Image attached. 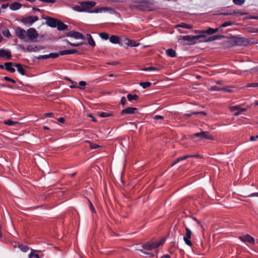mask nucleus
Segmentation results:
<instances>
[{
    "instance_id": "1",
    "label": "nucleus",
    "mask_w": 258,
    "mask_h": 258,
    "mask_svg": "<svg viewBox=\"0 0 258 258\" xmlns=\"http://www.w3.org/2000/svg\"><path fill=\"white\" fill-rule=\"evenodd\" d=\"M135 3H137L139 6H136L132 5L130 6L131 9L139 8L144 11H154L156 10V8L152 0H131Z\"/></svg>"
},
{
    "instance_id": "2",
    "label": "nucleus",
    "mask_w": 258,
    "mask_h": 258,
    "mask_svg": "<svg viewBox=\"0 0 258 258\" xmlns=\"http://www.w3.org/2000/svg\"><path fill=\"white\" fill-rule=\"evenodd\" d=\"M80 4L83 7L82 9L83 12L98 13L112 10L111 8L108 7H101L99 8H97L93 11H90V9L94 7L96 5V3L93 1L82 2L80 3Z\"/></svg>"
},
{
    "instance_id": "3",
    "label": "nucleus",
    "mask_w": 258,
    "mask_h": 258,
    "mask_svg": "<svg viewBox=\"0 0 258 258\" xmlns=\"http://www.w3.org/2000/svg\"><path fill=\"white\" fill-rule=\"evenodd\" d=\"M195 137H200L201 139H206L211 141H214L213 136L209 132H201L194 134L190 136V139L195 141Z\"/></svg>"
},
{
    "instance_id": "4",
    "label": "nucleus",
    "mask_w": 258,
    "mask_h": 258,
    "mask_svg": "<svg viewBox=\"0 0 258 258\" xmlns=\"http://www.w3.org/2000/svg\"><path fill=\"white\" fill-rule=\"evenodd\" d=\"M204 35H199L196 36L185 35L182 36L181 40L187 41L186 45H193L196 43V40L205 37Z\"/></svg>"
},
{
    "instance_id": "5",
    "label": "nucleus",
    "mask_w": 258,
    "mask_h": 258,
    "mask_svg": "<svg viewBox=\"0 0 258 258\" xmlns=\"http://www.w3.org/2000/svg\"><path fill=\"white\" fill-rule=\"evenodd\" d=\"M28 41H34L38 36V34L35 29L31 28L27 30V35Z\"/></svg>"
},
{
    "instance_id": "6",
    "label": "nucleus",
    "mask_w": 258,
    "mask_h": 258,
    "mask_svg": "<svg viewBox=\"0 0 258 258\" xmlns=\"http://www.w3.org/2000/svg\"><path fill=\"white\" fill-rule=\"evenodd\" d=\"M183 226L185 230V236L183 237V240L187 245L191 246L192 245V243L189 239L191 237V231L184 223L183 224Z\"/></svg>"
},
{
    "instance_id": "7",
    "label": "nucleus",
    "mask_w": 258,
    "mask_h": 258,
    "mask_svg": "<svg viewBox=\"0 0 258 258\" xmlns=\"http://www.w3.org/2000/svg\"><path fill=\"white\" fill-rule=\"evenodd\" d=\"M15 34L20 39L23 40L26 42L28 41L26 37L27 31L24 29L20 27H17L15 29Z\"/></svg>"
},
{
    "instance_id": "8",
    "label": "nucleus",
    "mask_w": 258,
    "mask_h": 258,
    "mask_svg": "<svg viewBox=\"0 0 258 258\" xmlns=\"http://www.w3.org/2000/svg\"><path fill=\"white\" fill-rule=\"evenodd\" d=\"M235 45L246 46L249 44V41L242 37L234 36Z\"/></svg>"
},
{
    "instance_id": "9",
    "label": "nucleus",
    "mask_w": 258,
    "mask_h": 258,
    "mask_svg": "<svg viewBox=\"0 0 258 258\" xmlns=\"http://www.w3.org/2000/svg\"><path fill=\"white\" fill-rule=\"evenodd\" d=\"M42 18L46 20V24L51 27H55L57 25V23L58 21V19L56 18H53L52 17L45 16H42Z\"/></svg>"
},
{
    "instance_id": "10",
    "label": "nucleus",
    "mask_w": 258,
    "mask_h": 258,
    "mask_svg": "<svg viewBox=\"0 0 258 258\" xmlns=\"http://www.w3.org/2000/svg\"><path fill=\"white\" fill-rule=\"evenodd\" d=\"M229 108L230 111L233 112L234 113V115L235 116H238L241 113H242L243 112H245L247 110L246 108H241L238 105L231 106H229Z\"/></svg>"
},
{
    "instance_id": "11",
    "label": "nucleus",
    "mask_w": 258,
    "mask_h": 258,
    "mask_svg": "<svg viewBox=\"0 0 258 258\" xmlns=\"http://www.w3.org/2000/svg\"><path fill=\"white\" fill-rule=\"evenodd\" d=\"M38 20V18L37 16H27L23 17L21 21V22L25 24L31 25Z\"/></svg>"
},
{
    "instance_id": "12",
    "label": "nucleus",
    "mask_w": 258,
    "mask_h": 258,
    "mask_svg": "<svg viewBox=\"0 0 258 258\" xmlns=\"http://www.w3.org/2000/svg\"><path fill=\"white\" fill-rule=\"evenodd\" d=\"M239 239L243 242H249L252 244L254 243V239L249 234L239 236Z\"/></svg>"
},
{
    "instance_id": "13",
    "label": "nucleus",
    "mask_w": 258,
    "mask_h": 258,
    "mask_svg": "<svg viewBox=\"0 0 258 258\" xmlns=\"http://www.w3.org/2000/svg\"><path fill=\"white\" fill-rule=\"evenodd\" d=\"M67 36L75 38L76 39H84V36L80 33L76 31H70L67 33Z\"/></svg>"
},
{
    "instance_id": "14",
    "label": "nucleus",
    "mask_w": 258,
    "mask_h": 258,
    "mask_svg": "<svg viewBox=\"0 0 258 258\" xmlns=\"http://www.w3.org/2000/svg\"><path fill=\"white\" fill-rule=\"evenodd\" d=\"M223 45L227 47H231L235 46L234 36L228 38V40L223 42Z\"/></svg>"
},
{
    "instance_id": "15",
    "label": "nucleus",
    "mask_w": 258,
    "mask_h": 258,
    "mask_svg": "<svg viewBox=\"0 0 258 258\" xmlns=\"http://www.w3.org/2000/svg\"><path fill=\"white\" fill-rule=\"evenodd\" d=\"M155 242L150 241L145 243L143 245V248L146 250H151L154 248H157Z\"/></svg>"
},
{
    "instance_id": "16",
    "label": "nucleus",
    "mask_w": 258,
    "mask_h": 258,
    "mask_svg": "<svg viewBox=\"0 0 258 258\" xmlns=\"http://www.w3.org/2000/svg\"><path fill=\"white\" fill-rule=\"evenodd\" d=\"M0 57H5L7 59H10L12 57L11 51L5 49H0Z\"/></svg>"
},
{
    "instance_id": "17",
    "label": "nucleus",
    "mask_w": 258,
    "mask_h": 258,
    "mask_svg": "<svg viewBox=\"0 0 258 258\" xmlns=\"http://www.w3.org/2000/svg\"><path fill=\"white\" fill-rule=\"evenodd\" d=\"M235 14H239L240 15H245L247 14V13L246 12H236L234 10H231L229 11H227V12L225 13H221L219 14V15H235Z\"/></svg>"
},
{
    "instance_id": "18",
    "label": "nucleus",
    "mask_w": 258,
    "mask_h": 258,
    "mask_svg": "<svg viewBox=\"0 0 258 258\" xmlns=\"http://www.w3.org/2000/svg\"><path fill=\"white\" fill-rule=\"evenodd\" d=\"M225 37H226V36L225 35H214V36L209 37L206 40H204V41L201 40V41H200V42H211V41H214L216 40L221 39L225 38Z\"/></svg>"
},
{
    "instance_id": "19",
    "label": "nucleus",
    "mask_w": 258,
    "mask_h": 258,
    "mask_svg": "<svg viewBox=\"0 0 258 258\" xmlns=\"http://www.w3.org/2000/svg\"><path fill=\"white\" fill-rule=\"evenodd\" d=\"M137 110V108L136 107H127L125 109H123L121 111V114L124 115L125 114H134L136 111Z\"/></svg>"
},
{
    "instance_id": "20",
    "label": "nucleus",
    "mask_w": 258,
    "mask_h": 258,
    "mask_svg": "<svg viewBox=\"0 0 258 258\" xmlns=\"http://www.w3.org/2000/svg\"><path fill=\"white\" fill-rule=\"evenodd\" d=\"M13 63L12 62H7L5 63V69L11 73H14L15 69L13 67Z\"/></svg>"
},
{
    "instance_id": "21",
    "label": "nucleus",
    "mask_w": 258,
    "mask_h": 258,
    "mask_svg": "<svg viewBox=\"0 0 258 258\" xmlns=\"http://www.w3.org/2000/svg\"><path fill=\"white\" fill-rule=\"evenodd\" d=\"M110 41L114 44L119 43L120 42V37L117 35H111L109 37Z\"/></svg>"
},
{
    "instance_id": "22",
    "label": "nucleus",
    "mask_w": 258,
    "mask_h": 258,
    "mask_svg": "<svg viewBox=\"0 0 258 258\" xmlns=\"http://www.w3.org/2000/svg\"><path fill=\"white\" fill-rule=\"evenodd\" d=\"M14 66L17 68L18 72L22 75H25L26 72L25 69L22 67L21 64L15 63Z\"/></svg>"
},
{
    "instance_id": "23",
    "label": "nucleus",
    "mask_w": 258,
    "mask_h": 258,
    "mask_svg": "<svg viewBox=\"0 0 258 258\" xmlns=\"http://www.w3.org/2000/svg\"><path fill=\"white\" fill-rule=\"evenodd\" d=\"M57 28L59 31L64 30L68 28V26L58 20L57 25H56Z\"/></svg>"
},
{
    "instance_id": "24",
    "label": "nucleus",
    "mask_w": 258,
    "mask_h": 258,
    "mask_svg": "<svg viewBox=\"0 0 258 258\" xmlns=\"http://www.w3.org/2000/svg\"><path fill=\"white\" fill-rule=\"evenodd\" d=\"M22 5L20 3H19L18 2H15L10 5V8L12 10L15 11L20 9Z\"/></svg>"
},
{
    "instance_id": "25",
    "label": "nucleus",
    "mask_w": 258,
    "mask_h": 258,
    "mask_svg": "<svg viewBox=\"0 0 258 258\" xmlns=\"http://www.w3.org/2000/svg\"><path fill=\"white\" fill-rule=\"evenodd\" d=\"M79 51L75 49H71V50H66L63 51H59L60 55H66L69 54H74L76 53H78Z\"/></svg>"
},
{
    "instance_id": "26",
    "label": "nucleus",
    "mask_w": 258,
    "mask_h": 258,
    "mask_svg": "<svg viewBox=\"0 0 258 258\" xmlns=\"http://www.w3.org/2000/svg\"><path fill=\"white\" fill-rule=\"evenodd\" d=\"M86 38L88 40V43L90 45H91L92 47H94L95 46V42L90 34H87L86 35Z\"/></svg>"
},
{
    "instance_id": "27",
    "label": "nucleus",
    "mask_w": 258,
    "mask_h": 258,
    "mask_svg": "<svg viewBox=\"0 0 258 258\" xmlns=\"http://www.w3.org/2000/svg\"><path fill=\"white\" fill-rule=\"evenodd\" d=\"M38 251L34 249H31V252L29 254V258H40L37 252Z\"/></svg>"
},
{
    "instance_id": "28",
    "label": "nucleus",
    "mask_w": 258,
    "mask_h": 258,
    "mask_svg": "<svg viewBox=\"0 0 258 258\" xmlns=\"http://www.w3.org/2000/svg\"><path fill=\"white\" fill-rule=\"evenodd\" d=\"M167 55L170 57H173L176 56L175 51L172 49H168L166 51Z\"/></svg>"
},
{
    "instance_id": "29",
    "label": "nucleus",
    "mask_w": 258,
    "mask_h": 258,
    "mask_svg": "<svg viewBox=\"0 0 258 258\" xmlns=\"http://www.w3.org/2000/svg\"><path fill=\"white\" fill-rule=\"evenodd\" d=\"M200 32L203 34L207 33L209 35H212L215 33V29L209 28L206 31H201Z\"/></svg>"
},
{
    "instance_id": "30",
    "label": "nucleus",
    "mask_w": 258,
    "mask_h": 258,
    "mask_svg": "<svg viewBox=\"0 0 258 258\" xmlns=\"http://www.w3.org/2000/svg\"><path fill=\"white\" fill-rule=\"evenodd\" d=\"M188 156H182V157H178L171 164V166H173V165H174L175 164L177 163L178 162L181 161H182V160H185L186 159L188 158Z\"/></svg>"
},
{
    "instance_id": "31",
    "label": "nucleus",
    "mask_w": 258,
    "mask_h": 258,
    "mask_svg": "<svg viewBox=\"0 0 258 258\" xmlns=\"http://www.w3.org/2000/svg\"><path fill=\"white\" fill-rule=\"evenodd\" d=\"M17 245H18V248H20L21 250V251H22L23 252H25L27 250H28L29 249V247L26 245H23V244H21L18 243Z\"/></svg>"
},
{
    "instance_id": "32",
    "label": "nucleus",
    "mask_w": 258,
    "mask_h": 258,
    "mask_svg": "<svg viewBox=\"0 0 258 258\" xmlns=\"http://www.w3.org/2000/svg\"><path fill=\"white\" fill-rule=\"evenodd\" d=\"M127 45L131 47L138 46L140 45V43H137L135 40L128 39L127 42Z\"/></svg>"
},
{
    "instance_id": "33",
    "label": "nucleus",
    "mask_w": 258,
    "mask_h": 258,
    "mask_svg": "<svg viewBox=\"0 0 258 258\" xmlns=\"http://www.w3.org/2000/svg\"><path fill=\"white\" fill-rule=\"evenodd\" d=\"M65 80L69 81L70 82V83L72 84V85H71L70 86V87L71 88H78V87L77 86V83L76 82H75L74 81H73V80H72L71 79H70L68 77H66L64 78Z\"/></svg>"
},
{
    "instance_id": "34",
    "label": "nucleus",
    "mask_w": 258,
    "mask_h": 258,
    "mask_svg": "<svg viewBox=\"0 0 258 258\" xmlns=\"http://www.w3.org/2000/svg\"><path fill=\"white\" fill-rule=\"evenodd\" d=\"M127 98L128 99V100L129 101H131L133 100H138L139 98V96L136 94L133 95L130 94L127 95Z\"/></svg>"
},
{
    "instance_id": "35",
    "label": "nucleus",
    "mask_w": 258,
    "mask_h": 258,
    "mask_svg": "<svg viewBox=\"0 0 258 258\" xmlns=\"http://www.w3.org/2000/svg\"><path fill=\"white\" fill-rule=\"evenodd\" d=\"M99 36L101 39L104 40H107L109 38V35L108 34L105 32H101L99 34Z\"/></svg>"
},
{
    "instance_id": "36",
    "label": "nucleus",
    "mask_w": 258,
    "mask_h": 258,
    "mask_svg": "<svg viewBox=\"0 0 258 258\" xmlns=\"http://www.w3.org/2000/svg\"><path fill=\"white\" fill-rule=\"evenodd\" d=\"M86 142H87L90 144V148L91 149H98V148H99L101 147V146L100 145H97L95 144H93L89 141H86Z\"/></svg>"
},
{
    "instance_id": "37",
    "label": "nucleus",
    "mask_w": 258,
    "mask_h": 258,
    "mask_svg": "<svg viewBox=\"0 0 258 258\" xmlns=\"http://www.w3.org/2000/svg\"><path fill=\"white\" fill-rule=\"evenodd\" d=\"M178 27H182L183 28L191 29L193 28V26L191 25H188L185 23H181L178 25Z\"/></svg>"
},
{
    "instance_id": "38",
    "label": "nucleus",
    "mask_w": 258,
    "mask_h": 258,
    "mask_svg": "<svg viewBox=\"0 0 258 258\" xmlns=\"http://www.w3.org/2000/svg\"><path fill=\"white\" fill-rule=\"evenodd\" d=\"M4 123L5 124H7L8 125H13L19 124V123L17 121H14L9 119V120L4 121Z\"/></svg>"
},
{
    "instance_id": "39",
    "label": "nucleus",
    "mask_w": 258,
    "mask_h": 258,
    "mask_svg": "<svg viewBox=\"0 0 258 258\" xmlns=\"http://www.w3.org/2000/svg\"><path fill=\"white\" fill-rule=\"evenodd\" d=\"M83 7L82 6H81V5H80V6H78V5H75L74 6L72 7V9L76 11H78V12H83Z\"/></svg>"
},
{
    "instance_id": "40",
    "label": "nucleus",
    "mask_w": 258,
    "mask_h": 258,
    "mask_svg": "<svg viewBox=\"0 0 258 258\" xmlns=\"http://www.w3.org/2000/svg\"><path fill=\"white\" fill-rule=\"evenodd\" d=\"M99 115L101 117H106L111 116H112L113 115H112V114H111V113H107V112H100V113H99Z\"/></svg>"
},
{
    "instance_id": "41",
    "label": "nucleus",
    "mask_w": 258,
    "mask_h": 258,
    "mask_svg": "<svg viewBox=\"0 0 258 258\" xmlns=\"http://www.w3.org/2000/svg\"><path fill=\"white\" fill-rule=\"evenodd\" d=\"M140 86H141L143 88H146L147 87H150L151 85V83L149 82H141L140 83Z\"/></svg>"
},
{
    "instance_id": "42",
    "label": "nucleus",
    "mask_w": 258,
    "mask_h": 258,
    "mask_svg": "<svg viewBox=\"0 0 258 258\" xmlns=\"http://www.w3.org/2000/svg\"><path fill=\"white\" fill-rule=\"evenodd\" d=\"M142 70L144 71H159L160 69L157 68L150 67H148V68H144V69H142Z\"/></svg>"
},
{
    "instance_id": "43",
    "label": "nucleus",
    "mask_w": 258,
    "mask_h": 258,
    "mask_svg": "<svg viewBox=\"0 0 258 258\" xmlns=\"http://www.w3.org/2000/svg\"><path fill=\"white\" fill-rule=\"evenodd\" d=\"M233 2L235 5L241 6L245 3V0H233Z\"/></svg>"
},
{
    "instance_id": "44",
    "label": "nucleus",
    "mask_w": 258,
    "mask_h": 258,
    "mask_svg": "<svg viewBox=\"0 0 258 258\" xmlns=\"http://www.w3.org/2000/svg\"><path fill=\"white\" fill-rule=\"evenodd\" d=\"M243 197H258V192H254L252 194H251L250 195H247L245 194H244L243 195H241Z\"/></svg>"
},
{
    "instance_id": "45",
    "label": "nucleus",
    "mask_w": 258,
    "mask_h": 258,
    "mask_svg": "<svg viewBox=\"0 0 258 258\" xmlns=\"http://www.w3.org/2000/svg\"><path fill=\"white\" fill-rule=\"evenodd\" d=\"M192 219L195 222H196L200 226L201 228L202 229L203 231H204L205 230V228H204L203 225L202 224L201 222L196 218L194 217V218H192Z\"/></svg>"
},
{
    "instance_id": "46",
    "label": "nucleus",
    "mask_w": 258,
    "mask_h": 258,
    "mask_svg": "<svg viewBox=\"0 0 258 258\" xmlns=\"http://www.w3.org/2000/svg\"><path fill=\"white\" fill-rule=\"evenodd\" d=\"M234 24L233 22H225L221 25V27H225L227 26L232 25Z\"/></svg>"
},
{
    "instance_id": "47",
    "label": "nucleus",
    "mask_w": 258,
    "mask_h": 258,
    "mask_svg": "<svg viewBox=\"0 0 258 258\" xmlns=\"http://www.w3.org/2000/svg\"><path fill=\"white\" fill-rule=\"evenodd\" d=\"M59 55V52L58 53H51L49 54V56H50V58H55L58 57Z\"/></svg>"
},
{
    "instance_id": "48",
    "label": "nucleus",
    "mask_w": 258,
    "mask_h": 258,
    "mask_svg": "<svg viewBox=\"0 0 258 258\" xmlns=\"http://www.w3.org/2000/svg\"><path fill=\"white\" fill-rule=\"evenodd\" d=\"M4 80L6 81L11 82H12V83H14V84L16 83V82L15 80H14L13 79H11V78H9L8 77H5L4 78Z\"/></svg>"
},
{
    "instance_id": "49",
    "label": "nucleus",
    "mask_w": 258,
    "mask_h": 258,
    "mask_svg": "<svg viewBox=\"0 0 258 258\" xmlns=\"http://www.w3.org/2000/svg\"><path fill=\"white\" fill-rule=\"evenodd\" d=\"M66 41H67L68 44H69L70 45L72 46H80V45H82L83 44V43H77V44L73 43H71V42H70V41H69L68 40H66Z\"/></svg>"
},
{
    "instance_id": "50",
    "label": "nucleus",
    "mask_w": 258,
    "mask_h": 258,
    "mask_svg": "<svg viewBox=\"0 0 258 258\" xmlns=\"http://www.w3.org/2000/svg\"><path fill=\"white\" fill-rule=\"evenodd\" d=\"M88 202H89V207H90V210H91L92 212L95 213V209L93 205H92V203L91 202V201L90 200H88Z\"/></svg>"
},
{
    "instance_id": "51",
    "label": "nucleus",
    "mask_w": 258,
    "mask_h": 258,
    "mask_svg": "<svg viewBox=\"0 0 258 258\" xmlns=\"http://www.w3.org/2000/svg\"><path fill=\"white\" fill-rule=\"evenodd\" d=\"M246 87H258V83H250L248 84Z\"/></svg>"
},
{
    "instance_id": "52",
    "label": "nucleus",
    "mask_w": 258,
    "mask_h": 258,
    "mask_svg": "<svg viewBox=\"0 0 258 258\" xmlns=\"http://www.w3.org/2000/svg\"><path fill=\"white\" fill-rule=\"evenodd\" d=\"M3 35L7 37H9L10 35V32L9 30H6L3 32Z\"/></svg>"
},
{
    "instance_id": "53",
    "label": "nucleus",
    "mask_w": 258,
    "mask_h": 258,
    "mask_svg": "<svg viewBox=\"0 0 258 258\" xmlns=\"http://www.w3.org/2000/svg\"><path fill=\"white\" fill-rule=\"evenodd\" d=\"M184 156H188V158H191V157H196V158H202V156H201L200 155H199V154H196V155H185Z\"/></svg>"
},
{
    "instance_id": "54",
    "label": "nucleus",
    "mask_w": 258,
    "mask_h": 258,
    "mask_svg": "<svg viewBox=\"0 0 258 258\" xmlns=\"http://www.w3.org/2000/svg\"><path fill=\"white\" fill-rule=\"evenodd\" d=\"M120 103L122 105H124L126 103V100L125 97H122L120 100Z\"/></svg>"
},
{
    "instance_id": "55",
    "label": "nucleus",
    "mask_w": 258,
    "mask_h": 258,
    "mask_svg": "<svg viewBox=\"0 0 258 258\" xmlns=\"http://www.w3.org/2000/svg\"><path fill=\"white\" fill-rule=\"evenodd\" d=\"M164 241H165V240L163 239L161 240L159 242H157V241L155 242L156 245H157V248L158 246H159L160 245H161L162 244H163Z\"/></svg>"
},
{
    "instance_id": "56",
    "label": "nucleus",
    "mask_w": 258,
    "mask_h": 258,
    "mask_svg": "<svg viewBox=\"0 0 258 258\" xmlns=\"http://www.w3.org/2000/svg\"><path fill=\"white\" fill-rule=\"evenodd\" d=\"M41 2L44 3H54L55 1V0H39Z\"/></svg>"
},
{
    "instance_id": "57",
    "label": "nucleus",
    "mask_w": 258,
    "mask_h": 258,
    "mask_svg": "<svg viewBox=\"0 0 258 258\" xmlns=\"http://www.w3.org/2000/svg\"><path fill=\"white\" fill-rule=\"evenodd\" d=\"M257 139H258V135L256 136L255 137L254 136H251L250 138V141L252 142L255 141Z\"/></svg>"
},
{
    "instance_id": "58",
    "label": "nucleus",
    "mask_w": 258,
    "mask_h": 258,
    "mask_svg": "<svg viewBox=\"0 0 258 258\" xmlns=\"http://www.w3.org/2000/svg\"><path fill=\"white\" fill-rule=\"evenodd\" d=\"M163 118V116L159 115H157L154 117V119H162Z\"/></svg>"
},
{
    "instance_id": "59",
    "label": "nucleus",
    "mask_w": 258,
    "mask_h": 258,
    "mask_svg": "<svg viewBox=\"0 0 258 258\" xmlns=\"http://www.w3.org/2000/svg\"><path fill=\"white\" fill-rule=\"evenodd\" d=\"M87 116L89 117H91V119H92V121L93 122H96L97 120L95 119V118L93 116V115L91 114H89L87 115Z\"/></svg>"
},
{
    "instance_id": "60",
    "label": "nucleus",
    "mask_w": 258,
    "mask_h": 258,
    "mask_svg": "<svg viewBox=\"0 0 258 258\" xmlns=\"http://www.w3.org/2000/svg\"><path fill=\"white\" fill-rule=\"evenodd\" d=\"M221 90H225V91H226L227 92H232V90L231 89H230L229 88H223Z\"/></svg>"
},
{
    "instance_id": "61",
    "label": "nucleus",
    "mask_w": 258,
    "mask_h": 258,
    "mask_svg": "<svg viewBox=\"0 0 258 258\" xmlns=\"http://www.w3.org/2000/svg\"><path fill=\"white\" fill-rule=\"evenodd\" d=\"M79 84V85H80L81 86H85L86 85V82L83 81H80Z\"/></svg>"
},
{
    "instance_id": "62",
    "label": "nucleus",
    "mask_w": 258,
    "mask_h": 258,
    "mask_svg": "<svg viewBox=\"0 0 258 258\" xmlns=\"http://www.w3.org/2000/svg\"><path fill=\"white\" fill-rule=\"evenodd\" d=\"M192 115L191 113L190 114H184L183 115V117L185 118H187V117H190Z\"/></svg>"
},
{
    "instance_id": "63",
    "label": "nucleus",
    "mask_w": 258,
    "mask_h": 258,
    "mask_svg": "<svg viewBox=\"0 0 258 258\" xmlns=\"http://www.w3.org/2000/svg\"><path fill=\"white\" fill-rule=\"evenodd\" d=\"M58 121L61 123H64L65 120L63 117H60L58 119Z\"/></svg>"
},
{
    "instance_id": "64",
    "label": "nucleus",
    "mask_w": 258,
    "mask_h": 258,
    "mask_svg": "<svg viewBox=\"0 0 258 258\" xmlns=\"http://www.w3.org/2000/svg\"><path fill=\"white\" fill-rule=\"evenodd\" d=\"M160 258H170V256L168 254H165L161 256Z\"/></svg>"
}]
</instances>
